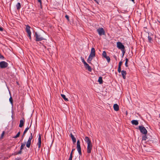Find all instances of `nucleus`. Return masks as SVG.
I'll use <instances>...</instances> for the list:
<instances>
[{"instance_id":"f257e3e1","label":"nucleus","mask_w":160,"mask_h":160,"mask_svg":"<svg viewBox=\"0 0 160 160\" xmlns=\"http://www.w3.org/2000/svg\"><path fill=\"white\" fill-rule=\"evenodd\" d=\"M85 141L87 143V151L88 153H90L92 148V146L90 140L88 137H86L84 139Z\"/></svg>"},{"instance_id":"f03ea898","label":"nucleus","mask_w":160,"mask_h":160,"mask_svg":"<svg viewBox=\"0 0 160 160\" xmlns=\"http://www.w3.org/2000/svg\"><path fill=\"white\" fill-rule=\"evenodd\" d=\"M95 56V51L94 48H92L91 50L90 53L89 55L88 58L87 59V61L88 63H91V61L93 58Z\"/></svg>"},{"instance_id":"7ed1b4c3","label":"nucleus","mask_w":160,"mask_h":160,"mask_svg":"<svg viewBox=\"0 0 160 160\" xmlns=\"http://www.w3.org/2000/svg\"><path fill=\"white\" fill-rule=\"evenodd\" d=\"M8 63L5 61L0 62V68H5L8 66Z\"/></svg>"},{"instance_id":"20e7f679","label":"nucleus","mask_w":160,"mask_h":160,"mask_svg":"<svg viewBox=\"0 0 160 160\" xmlns=\"http://www.w3.org/2000/svg\"><path fill=\"white\" fill-rule=\"evenodd\" d=\"M138 128L141 132L145 135L147 134V131L144 126H139Z\"/></svg>"},{"instance_id":"39448f33","label":"nucleus","mask_w":160,"mask_h":160,"mask_svg":"<svg viewBox=\"0 0 160 160\" xmlns=\"http://www.w3.org/2000/svg\"><path fill=\"white\" fill-rule=\"evenodd\" d=\"M35 36L36 38V41H41L44 39V38L42 37L41 35L38 34L37 32L35 33Z\"/></svg>"},{"instance_id":"423d86ee","label":"nucleus","mask_w":160,"mask_h":160,"mask_svg":"<svg viewBox=\"0 0 160 160\" xmlns=\"http://www.w3.org/2000/svg\"><path fill=\"white\" fill-rule=\"evenodd\" d=\"M117 48L119 49H121L122 51H124L125 47L121 42H117Z\"/></svg>"},{"instance_id":"0eeeda50","label":"nucleus","mask_w":160,"mask_h":160,"mask_svg":"<svg viewBox=\"0 0 160 160\" xmlns=\"http://www.w3.org/2000/svg\"><path fill=\"white\" fill-rule=\"evenodd\" d=\"M77 148L80 155L82 154L81 149L80 146V142L79 140H78L77 141Z\"/></svg>"},{"instance_id":"6e6552de","label":"nucleus","mask_w":160,"mask_h":160,"mask_svg":"<svg viewBox=\"0 0 160 160\" xmlns=\"http://www.w3.org/2000/svg\"><path fill=\"white\" fill-rule=\"evenodd\" d=\"M30 134H31V135L29 137L28 139L26 145L27 147L28 148H29L30 147V145H31V140L32 139V137H33L32 135V133H31Z\"/></svg>"},{"instance_id":"1a4fd4ad","label":"nucleus","mask_w":160,"mask_h":160,"mask_svg":"<svg viewBox=\"0 0 160 160\" xmlns=\"http://www.w3.org/2000/svg\"><path fill=\"white\" fill-rule=\"evenodd\" d=\"M97 31L100 36L104 35L105 34V31L102 28H99L97 30Z\"/></svg>"},{"instance_id":"9d476101","label":"nucleus","mask_w":160,"mask_h":160,"mask_svg":"<svg viewBox=\"0 0 160 160\" xmlns=\"http://www.w3.org/2000/svg\"><path fill=\"white\" fill-rule=\"evenodd\" d=\"M30 27L28 25L26 26V31L28 33V36L30 39H31V32L30 30Z\"/></svg>"},{"instance_id":"9b49d317","label":"nucleus","mask_w":160,"mask_h":160,"mask_svg":"<svg viewBox=\"0 0 160 160\" xmlns=\"http://www.w3.org/2000/svg\"><path fill=\"white\" fill-rule=\"evenodd\" d=\"M102 56L103 57L106 59L107 61L108 62H110V58L108 56H107V53L105 51H103L102 53Z\"/></svg>"},{"instance_id":"f8f14e48","label":"nucleus","mask_w":160,"mask_h":160,"mask_svg":"<svg viewBox=\"0 0 160 160\" xmlns=\"http://www.w3.org/2000/svg\"><path fill=\"white\" fill-rule=\"evenodd\" d=\"M38 148H39L41 147V135H39L38 137Z\"/></svg>"},{"instance_id":"ddd939ff","label":"nucleus","mask_w":160,"mask_h":160,"mask_svg":"<svg viewBox=\"0 0 160 160\" xmlns=\"http://www.w3.org/2000/svg\"><path fill=\"white\" fill-rule=\"evenodd\" d=\"M25 122V119L23 118L22 119H21L20 121V124L19 125V127L20 128H22L23 126L24 122Z\"/></svg>"},{"instance_id":"4468645a","label":"nucleus","mask_w":160,"mask_h":160,"mask_svg":"<svg viewBox=\"0 0 160 160\" xmlns=\"http://www.w3.org/2000/svg\"><path fill=\"white\" fill-rule=\"evenodd\" d=\"M113 108L114 110L116 111H118L119 110V106L117 104H114Z\"/></svg>"},{"instance_id":"2eb2a0df","label":"nucleus","mask_w":160,"mask_h":160,"mask_svg":"<svg viewBox=\"0 0 160 160\" xmlns=\"http://www.w3.org/2000/svg\"><path fill=\"white\" fill-rule=\"evenodd\" d=\"M84 65L86 68L87 69L88 71L90 72L91 71L92 69L88 63H86V64H85Z\"/></svg>"},{"instance_id":"dca6fc26","label":"nucleus","mask_w":160,"mask_h":160,"mask_svg":"<svg viewBox=\"0 0 160 160\" xmlns=\"http://www.w3.org/2000/svg\"><path fill=\"white\" fill-rule=\"evenodd\" d=\"M123 79L126 78V76L127 74L126 72V71L123 70H122L121 71Z\"/></svg>"},{"instance_id":"f3484780","label":"nucleus","mask_w":160,"mask_h":160,"mask_svg":"<svg viewBox=\"0 0 160 160\" xmlns=\"http://www.w3.org/2000/svg\"><path fill=\"white\" fill-rule=\"evenodd\" d=\"M70 136L71 138V139L73 142V143L76 142V138L74 137V136L72 135V133H70Z\"/></svg>"},{"instance_id":"a211bd4d","label":"nucleus","mask_w":160,"mask_h":160,"mask_svg":"<svg viewBox=\"0 0 160 160\" xmlns=\"http://www.w3.org/2000/svg\"><path fill=\"white\" fill-rule=\"evenodd\" d=\"M132 124L137 125L138 124V121L137 120H132L131 121Z\"/></svg>"},{"instance_id":"6ab92c4d","label":"nucleus","mask_w":160,"mask_h":160,"mask_svg":"<svg viewBox=\"0 0 160 160\" xmlns=\"http://www.w3.org/2000/svg\"><path fill=\"white\" fill-rule=\"evenodd\" d=\"M17 9L18 10H19L21 8V5L20 2H18L17 4L16 5Z\"/></svg>"},{"instance_id":"aec40b11","label":"nucleus","mask_w":160,"mask_h":160,"mask_svg":"<svg viewBox=\"0 0 160 160\" xmlns=\"http://www.w3.org/2000/svg\"><path fill=\"white\" fill-rule=\"evenodd\" d=\"M98 81L99 82L100 84H102L103 82L102 77H99Z\"/></svg>"},{"instance_id":"412c9836","label":"nucleus","mask_w":160,"mask_h":160,"mask_svg":"<svg viewBox=\"0 0 160 160\" xmlns=\"http://www.w3.org/2000/svg\"><path fill=\"white\" fill-rule=\"evenodd\" d=\"M62 97L64 99L65 101H68V99L66 97V96L64 94H61V95Z\"/></svg>"},{"instance_id":"4be33fe9","label":"nucleus","mask_w":160,"mask_h":160,"mask_svg":"<svg viewBox=\"0 0 160 160\" xmlns=\"http://www.w3.org/2000/svg\"><path fill=\"white\" fill-rule=\"evenodd\" d=\"M31 125H30V126L29 127H28L25 129V130L23 132L24 134H25L27 132V131L28 130V129H29L30 128V127L31 126Z\"/></svg>"},{"instance_id":"5701e85b","label":"nucleus","mask_w":160,"mask_h":160,"mask_svg":"<svg viewBox=\"0 0 160 160\" xmlns=\"http://www.w3.org/2000/svg\"><path fill=\"white\" fill-rule=\"evenodd\" d=\"M21 144L20 149L21 150H22L25 145V142L22 143H21Z\"/></svg>"},{"instance_id":"b1692460","label":"nucleus","mask_w":160,"mask_h":160,"mask_svg":"<svg viewBox=\"0 0 160 160\" xmlns=\"http://www.w3.org/2000/svg\"><path fill=\"white\" fill-rule=\"evenodd\" d=\"M20 134V131L17 134V135L13 137V138H16L18 137L19 136Z\"/></svg>"},{"instance_id":"393cba45","label":"nucleus","mask_w":160,"mask_h":160,"mask_svg":"<svg viewBox=\"0 0 160 160\" xmlns=\"http://www.w3.org/2000/svg\"><path fill=\"white\" fill-rule=\"evenodd\" d=\"M147 139V137L146 136V135L145 134V135H143L142 137V140L146 141Z\"/></svg>"},{"instance_id":"a878e982","label":"nucleus","mask_w":160,"mask_h":160,"mask_svg":"<svg viewBox=\"0 0 160 160\" xmlns=\"http://www.w3.org/2000/svg\"><path fill=\"white\" fill-rule=\"evenodd\" d=\"M148 42H151V41H152V38L150 36H148Z\"/></svg>"},{"instance_id":"bb28decb","label":"nucleus","mask_w":160,"mask_h":160,"mask_svg":"<svg viewBox=\"0 0 160 160\" xmlns=\"http://www.w3.org/2000/svg\"><path fill=\"white\" fill-rule=\"evenodd\" d=\"M81 59L82 60V62H83L84 64V65L85 64H86V63L87 62L85 61L84 58L81 57Z\"/></svg>"},{"instance_id":"cd10ccee","label":"nucleus","mask_w":160,"mask_h":160,"mask_svg":"<svg viewBox=\"0 0 160 160\" xmlns=\"http://www.w3.org/2000/svg\"><path fill=\"white\" fill-rule=\"evenodd\" d=\"M9 101L10 102V103L12 104L13 100H12V97H10V98H9Z\"/></svg>"},{"instance_id":"c85d7f7f","label":"nucleus","mask_w":160,"mask_h":160,"mask_svg":"<svg viewBox=\"0 0 160 160\" xmlns=\"http://www.w3.org/2000/svg\"><path fill=\"white\" fill-rule=\"evenodd\" d=\"M72 153H70L68 160H72Z\"/></svg>"},{"instance_id":"c756f323","label":"nucleus","mask_w":160,"mask_h":160,"mask_svg":"<svg viewBox=\"0 0 160 160\" xmlns=\"http://www.w3.org/2000/svg\"><path fill=\"white\" fill-rule=\"evenodd\" d=\"M4 59V56L0 53V59L3 60Z\"/></svg>"},{"instance_id":"7c9ffc66","label":"nucleus","mask_w":160,"mask_h":160,"mask_svg":"<svg viewBox=\"0 0 160 160\" xmlns=\"http://www.w3.org/2000/svg\"><path fill=\"white\" fill-rule=\"evenodd\" d=\"M122 62L121 61L119 62L118 64V67H121V66L122 65Z\"/></svg>"},{"instance_id":"2f4dec72","label":"nucleus","mask_w":160,"mask_h":160,"mask_svg":"<svg viewBox=\"0 0 160 160\" xmlns=\"http://www.w3.org/2000/svg\"><path fill=\"white\" fill-rule=\"evenodd\" d=\"M65 17L67 19L68 21H69V17L68 15H66L65 16Z\"/></svg>"},{"instance_id":"473e14b6","label":"nucleus","mask_w":160,"mask_h":160,"mask_svg":"<svg viewBox=\"0 0 160 160\" xmlns=\"http://www.w3.org/2000/svg\"><path fill=\"white\" fill-rule=\"evenodd\" d=\"M121 67H118V72L120 73V72H121Z\"/></svg>"},{"instance_id":"72a5a7b5","label":"nucleus","mask_w":160,"mask_h":160,"mask_svg":"<svg viewBox=\"0 0 160 160\" xmlns=\"http://www.w3.org/2000/svg\"><path fill=\"white\" fill-rule=\"evenodd\" d=\"M128 62H125V65L126 67H128Z\"/></svg>"},{"instance_id":"f704fd0d","label":"nucleus","mask_w":160,"mask_h":160,"mask_svg":"<svg viewBox=\"0 0 160 160\" xmlns=\"http://www.w3.org/2000/svg\"><path fill=\"white\" fill-rule=\"evenodd\" d=\"M4 132L3 131L2 133V134H1V137H2L4 135Z\"/></svg>"},{"instance_id":"c9c22d12","label":"nucleus","mask_w":160,"mask_h":160,"mask_svg":"<svg viewBox=\"0 0 160 160\" xmlns=\"http://www.w3.org/2000/svg\"><path fill=\"white\" fill-rule=\"evenodd\" d=\"M38 0V2L40 3V5H41L42 2H41V0Z\"/></svg>"},{"instance_id":"e433bc0d","label":"nucleus","mask_w":160,"mask_h":160,"mask_svg":"<svg viewBox=\"0 0 160 160\" xmlns=\"http://www.w3.org/2000/svg\"><path fill=\"white\" fill-rule=\"evenodd\" d=\"M75 150V149H73L72 150V151L70 153H72V154H73V151H74V150Z\"/></svg>"},{"instance_id":"4c0bfd02","label":"nucleus","mask_w":160,"mask_h":160,"mask_svg":"<svg viewBox=\"0 0 160 160\" xmlns=\"http://www.w3.org/2000/svg\"><path fill=\"white\" fill-rule=\"evenodd\" d=\"M22 150H21V149H20V151L18 152V154H21V153L22 152Z\"/></svg>"},{"instance_id":"58836bf2","label":"nucleus","mask_w":160,"mask_h":160,"mask_svg":"<svg viewBox=\"0 0 160 160\" xmlns=\"http://www.w3.org/2000/svg\"><path fill=\"white\" fill-rule=\"evenodd\" d=\"M3 28L2 27H0V31H3Z\"/></svg>"},{"instance_id":"ea45409f","label":"nucleus","mask_w":160,"mask_h":160,"mask_svg":"<svg viewBox=\"0 0 160 160\" xmlns=\"http://www.w3.org/2000/svg\"><path fill=\"white\" fill-rule=\"evenodd\" d=\"M125 61H126L125 62H128V59L127 58H126V59H125Z\"/></svg>"},{"instance_id":"a19ab883","label":"nucleus","mask_w":160,"mask_h":160,"mask_svg":"<svg viewBox=\"0 0 160 160\" xmlns=\"http://www.w3.org/2000/svg\"><path fill=\"white\" fill-rule=\"evenodd\" d=\"M15 160H22L20 158H16Z\"/></svg>"},{"instance_id":"79ce46f5","label":"nucleus","mask_w":160,"mask_h":160,"mask_svg":"<svg viewBox=\"0 0 160 160\" xmlns=\"http://www.w3.org/2000/svg\"><path fill=\"white\" fill-rule=\"evenodd\" d=\"M122 52H123V54H124V53H125V52L124 51H124L123 50V51H122Z\"/></svg>"},{"instance_id":"37998d69","label":"nucleus","mask_w":160,"mask_h":160,"mask_svg":"<svg viewBox=\"0 0 160 160\" xmlns=\"http://www.w3.org/2000/svg\"><path fill=\"white\" fill-rule=\"evenodd\" d=\"M25 135V134H24V132H23V135H22V138H23V137H24Z\"/></svg>"},{"instance_id":"c03bdc74","label":"nucleus","mask_w":160,"mask_h":160,"mask_svg":"<svg viewBox=\"0 0 160 160\" xmlns=\"http://www.w3.org/2000/svg\"><path fill=\"white\" fill-rule=\"evenodd\" d=\"M114 58H115L116 60H117V57L115 56H114Z\"/></svg>"},{"instance_id":"a18cd8bd","label":"nucleus","mask_w":160,"mask_h":160,"mask_svg":"<svg viewBox=\"0 0 160 160\" xmlns=\"http://www.w3.org/2000/svg\"><path fill=\"white\" fill-rule=\"evenodd\" d=\"M132 2H134V0H131Z\"/></svg>"},{"instance_id":"49530a36","label":"nucleus","mask_w":160,"mask_h":160,"mask_svg":"<svg viewBox=\"0 0 160 160\" xmlns=\"http://www.w3.org/2000/svg\"><path fill=\"white\" fill-rule=\"evenodd\" d=\"M124 54H123V53H122V57H123V56H124Z\"/></svg>"},{"instance_id":"de8ad7c7","label":"nucleus","mask_w":160,"mask_h":160,"mask_svg":"<svg viewBox=\"0 0 160 160\" xmlns=\"http://www.w3.org/2000/svg\"><path fill=\"white\" fill-rule=\"evenodd\" d=\"M159 117H160V114H159Z\"/></svg>"}]
</instances>
